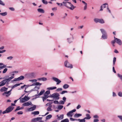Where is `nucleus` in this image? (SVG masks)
Wrapping results in <instances>:
<instances>
[{
    "instance_id": "obj_1",
    "label": "nucleus",
    "mask_w": 122,
    "mask_h": 122,
    "mask_svg": "<svg viewBox=\"0 0 122 122\" xmlns=\"http://www.w3.org/2000/svg\"><path fill=\"white\" fill-rule=\"evenodd\" d=\"M65 6L69 8L70 9L72 10L74 8V6L70 3L68 2L63 1V4Z\"/></svg>"
},
{
    "instance_id": "obj_2",
    "label": "nucleus",
    "mask_w": 122,
    "mask_h": 122,
    "mask_svg": "<svg viewBox=\"0 0 122 122\" xmlns=\"http://www.w3.org/2000/svg\"><path fill=\"white\" fill-rule=\"evenodd\" d=\"M102 35V38L103 39H106L107 38V35L106 31L104 29H101L100 30Z\"/></svg>"
},
{
    "instance_id": "obj_3",
    "label": "nucleus",
    "mask_w": 122,
    "mask_h": 122,
    "mask_svg": "<svg viewBox=\"0 0 122 122\" xmlns=\"http://www.w3.org/2000/svg\"><path fill=\"white\" fill-rule=\"evenodd\" d=\"M14 107L10 106L7 107L6 110L2 112L3 114L8 113L11 112L14 108Z\"/></svg>"
},
{
    "instance_id": "obj_4",
    "label": "nucleus",
    "mask_w": 122,
    "mask_h": 122,
    "mask_svg": "<svg viewBox=\"0 0 122 122\" xmlns=\"http://www.w3.org/2000/svg\"><path fill=\"white\" fill-rule=\"evenodd\" d=\"M22 97H20L18 99L20 100V103H23L28 101L29 99V97L26 96H25L24 98H21Z\"/></svg>"
},
{
    "instance_id": "obj_5",
    "label": "nucleus",
    "mask_w": 122,
    "mask_h": 122,
    "mask_svg": "<svg viewBox=\"0 0 122 122\" xmlns=\"http://www.w3.org/2000/svg\"><path fill=\"white\" fill-rule=\"evenodd\" d=\"M59 96V94L56 92L51 95V97L54 98L56 100H58L60 98Z\"/></svg>"
},
{
    "instance_id": "obj_6",
    "label": "nucleus",
    "mask_w": 122,
    "mask_h": 122,
    "mask_svg": "<svg viewBox=\"0 0 122 122\" xmlns=\"http://www.w3.org/2000/svg\"><path fill=\"white\" fill-rule=\"evenodd\" d=\"M74 39L73 35L70 34L69 37L67 38V42L69 43L70 44L73 42V40Z\"/></svg>"
},
{
    "instance_id": "obj_7",
    "label": "nucleus",
    "mask_w": 122,
    "mask_h": 122,
    "mask_svg": "<svg viewBox=\"0 0 122 122\" xmlns=\"http://www.w3.org/2000/svg\"><path fill=\"white\" fill-rule=\"evenodd\" d=\"M64 65L65 67L71 69L73 68L72 65L70 64L67 60L65 62Z\"/></svg>"
},
{
    "instance_id": "obj_8",
    "label": "nucleus",
    "mask_w": 122,
    "mask_h": 122,
    "mask_svg": "<svg viewBox=\"0 0 122 122\" xmlns=\"http://www.w3.org/2000/svg\"><path fill=\"white\" fill-rule=\"evenodd\" d=\"M94 21L96 23L99 22L101 24H104L105 23L104 20L102 19L95 18L94 19Z\"/></svg>"
},
{
    "instance_id": "obj_9",
    "label": "nucleus",
    "mask_w": 122,
    "mask_h": 122,
    "mask_svg": "<svg viewBox=\"0 0 122 122\" xmlns=\"http://www.w3.org/2000/svg\"><path fill=\"white\" fill-rule=\"evenodd\" d=\"M76 111V110L75 109H74L68 112L67 114V116L69 117H72L73 115V113L75 112Z\"/></svg>"
},
{
    "instance_id": "obj_10",
    "label": "nucleus",
    "mask_w": 122,
    "mask_h": 122,
    "mask_svg": "<svg viewBox=\"0 0 122 122\" xmlns=\"http://www.w3.org/2000/svg\"><path fill=\"white\" fill-rule=\"evenodd\" d=\"M53 80L55 81L56 82V85H58L61 82V81L58 78L55 77L52 78Z\"/></svg>"
},
{
    "instance_id": "obj_11",
    "label": "nucleus",
    "mask_w": 122,
    "mask_h": 122,
    "mask_svg": "<svg viewBox=\"0 0 122 122\" xmlns=\"http://www.w3.org/2000/svg\"><path fill=\"white\" fill-rule=\"evenodd\" d=\"M39 88L38 87H37L36 86L34 88V89H32L30 91H25V92L26 93L27 92H29V93H30L34 91V90H36L37 91V93H38L39 92V91L37 90L39 89Z\"/></svg>"
},
{
    "instance_id": "obj_12",
    "label": "nucleus",
    "mask_w": 122,
    "mask_h": 122,
    "mask_svg": "<svg viewBox=\"0 0 122 122\" xmlns=\"http://www.w3.org/2000/svg\"><path fill=\"white\" fill-rule=\"evenodd\" d=\"M42 117H38L36 118L33 119L31 120V122H36L40 120H41L42 118Z\"/></svg>"
},
{
    "instance_id": "obj_13",
    "label": "nucleus",
    "mask_w": 122,
    "mask_h": 122,
    "mask_svg": "<svg viewBox=\"0 0 122 122\" xmlns=\"http://www.w3.org/2000/svg\"><path fill=\"white\" fill-rule=\"evenodd\" d=\"M25 77L23 76H21L19 77L16 78H15L13 80V81H20L23 80Z\"/></svg>"
},
{
    "instance_id": "obj_14",
    "label": "nucleus",
    "mask_w": 122,
    "mask_h": 122,
    "mask_svg": "<svg viewBox=\"0 0 122 122\" xmlns=\"http://www.w3.org/2000/svg\"><path fill=\"white\" fill-rule=\"evenodd\" d=\"M32 104L31 102H24L22 105L24 106H28Z\"/></svg>"
},
{
    "instance_id": "obj_15",
    "label": "nucleus",
    "mask_w": 122,
    "mask_h": 122,
    "mask_svg": "<svg viewBox=\"0 0 122 122\" xmlns=\"http://www.w3.org/2000/svg\"><path fill=\"white\" fill-rule=\"evenodd\" d=\"M12 90V89H11L8 92H5L4 93H3L2 94V95H4L5 94H6V97H8L11 94V92Z\"/></svg>"
},
{
    "instance_id": "obj_16",
    "label": "nucleus",
    "mask_w": 122,
    "mask_h": 122,
    "mask_svg": "<svg viewBox=\"0 0 122 122\" xmlns=\"http://www.w3.org/2000/svg\"><path fill=\"white\" fill-rule=\"evenodd\" d=\"M36 106L35 105L27 109V111H32L35 110L36 109Z\"/></svg>"
},
{
    "instance_id": "obj_17",
    "label": "nucleus",
    "mask_w": 122,
    "mask_h": 122,
    "mask_svg": "<svg viewBox=\"0 0 122 122\" xmlns=\"http://www.w3.org/2000/svg\"><path fill=\"white\" fill-rule=\"evenodd\" d=\"M116 42L119 45H122V42L119 39H116Z\"/></svg>"
},
{
    "instance_id": "obj_18",
    "label": "nucleus",
    "mask_w": 122,
    "mask_h": 122,
    "mask_svg": "<svg viewBox=\"0 0 122 122\" xmlns=\"http://www.w3.org/2000/svg\"><path fill=\"white\" fill-rule=\"evenodd\" d=\"M36 76V73L35 72H32L30 73L29 75V76L31 78L35 77Z\"/></svg>"
},
{
    "instance_id": "obj_19",
    "label": "nucleus",
    "mask_w": 122,
    "mask_h": 122,
    "mask_svg": "<svg viewBox=\"0 0 122 122\" xmlns=\"http://www.w3.org/2000/svg\"><path fill=\"white\" fill-rule=\"evenodd\" d=\"M56 117L58 118V119L59 120L62 119L64 117V115L63 114H62L59 115H57L56 116Z\"/></svg>"
},
{
    "instance_id": "obj_20",
    "label": "nucleus",
    "mask_w": 122,
    "mask_h": 122,
    "mask_svg": "<svg viewBox=\"0 0 122 122\" xmlns=\"http://www.w3.org/2000/svg\"><path fill=\"white\" fill-rule=\"evenodd\" d=\"M13 77H10L8 78L4 79V80L6 83H8L11 80L13 79Z\"/></svg>"
},
{
    "instance_id": "obj_21",
    "label": "nucleus",
    "mask_w": 122,
    "mask_h": 122,
    "mask_svg": "<svg viewBox=\"0 0 122 122\" xmlns=\"http://www.w3.org/2000/svg\"><path fill=\"white\" fill-rule=\"evenodd\" d=\"M45 92V91L44 90H41L40 93H39L38 95H36L35 96L36 97L42 95Z\"/></svg>"
},
{
    "instance_id": "obj_22",
    "label": "nucleus",
    "mask_w": 122,
    "mask_h": 122,
    "mask_svg": "<svg viewBox=\"0 0 122 122\" xmlns=\"http://www.w3.org/2000/svg\"><path fill=\"white\" fill-rule=\"evenodd\" d=\"M6 83L4 80L0 82V86H1L4 85Z\"/></svg>"
},
{
    "instance_id": "obj_23",
    "label": "nucleus",
    "mask_w": 122,
    "mask_h": 122,
    "mask_svg": "<svg viewBox=\"0 0 122 122\" xmlns=\"http://www.w3.org/2000/svg\"><path fill=\"white\" fill-rule=\"evenodd\" d=\"M7 88H6L5 87H4L1 88L0 89V91L1 92L6 91H7Z\"/></svg>"
},
{
    "instance_id": "obj_24",
    "label": "nucleus",
    "mask_w": 122,
    "mask_h": 122,
    "mask_svg": "<svg viewBox=\"0 0 122 122\" xmlns=\"http://www.w3.org/2000/svg\"><path fill=\"white\" fill-rule=\"evenodd\" d=\"M37 80L38 81H46L47 80V79L45 77H42L38 78L37 79Z\"/></svg>"
},
{
    "instance_id": "obj_25",
    "label": "nucleus",
    "mask_w": 122,
    "mask_h": 122,
    "mask_svg": "<svg viewBox=\"0 0 122 122\" xmlns=\"http://www.w3.org/2000/svg\"><path fill=\"white\" fill-rule=\"evenodd\" d=\"M86 117H84L86 119L89 120L91 118L90 115L88 114H86Z\"/></svg>"
},
{
    "instance_id": "obj_26",
    "label": "nucleus",
    "mask_w": 122,
    "mask_h": 122,
    "mask_svg": "<svg viewBox=\"0 0 122 122\" xmlns=\"http://www.w3.org/2000/svg\"><path fill=\"white\" fill-rule=\"evenodd\" d=\"M37 10L38 11L39 13H43L45 12L44 10L42 9L39 8L37 9Z\"/></svg>"
},
{
    "instance_id": "obj_27",
    "label": "nucleus",
    "mask_w": 122,
    "mask_h": 122,
    "mask_svg": "<svg viewBox=\"0 0 122 122\" xmlns=\"http://www.w3.org/2000/svg\"><path fill=\"white\" fill-rule=\"evenodd\" d=\"M57 88L56 87V86H52L50 87H48L47 88V90H52L56 89Z\"/></svg>"
},
{
    "instance_id": "obj_28",
    "label": "nucleus",
    "mask_w": 122,
    "mask_h": 122,
    "mask_svg": "<svg viewBox=\"0 0 122 122\" xmlns=\"http://www.w3.org/2000/svg\"><path fill=\"white\" fill-rule=\"evenodd\" d=\"M48 97V96L47 95L44 94V96L42 97L43 102H44Z\"/></svg>"
},
{
    "instance_id": "obj_29",
    "label": "nucleus",
    "mask_w": 122,
    "mask_h": 122,
    "mask_svg": "<svg viewBox=\"0 0 122 122\" xmlns=\"http://www.w3.org/2000/svg\"><path fill=\"white\" fill-rule=\"evenodd\" d=\"M42 85V83H40L39 82H36L35 83L31 85V86H37V85H39L40 86L41 85Z\"/></svg>"
},
{
    "instance_id": "obj_30",
    "label": "nucleus",
    "mask_w": 122,
    "mask_h": 122,
    "mask_svg": "<svg viewBox=\"0 0 122 122\" xmlns=\"http://www.w3.org/2000/svg\"><path fill=\"white\" fill-rule=\"evenodd\" d=\"M108 5L107 3H105L104 4H103L101 7V8H105L106 7H108Z\"/></svg>"
},
{
    "instance_id": "obj_31",
    "label": "nucleus",
    "mask_w": 122,
    "mask_h": 122,
    "mask_svg": "<svg viewBox=\"0 0 122 122\" xmlns=\"http://www.w3.org/2000/svg\"><path fill=\"white\" fill-rule=\"evenodd\" d=\"M69 85L67 84H64L63 86V87L64 89H66L69 87Z\"/></svg>"
},
{
    "instance_id": "obj_32",
    "label": "nucleus",
    "mask_w": 122,
    "mask_h": 122,
    "mask_svg": "<svg viewBox=\"0 0 122 122\" xmlns=\"http://www.w3.org/2000/svg\"><path fill=\"white\" fill-rule=\"evenodd\" d=\"M81 116L82 114H81L76 113L74 115V117H80Z\"/></svg>"
},
{
    "instance_id": "obj_33",
    "label": "nucleus",
    "mask_w": 122,
    "mask_h": 122,
    "mask_svg": "<svg viewBox=\"0 0 122 122\" xmlns=\"http://www.w3.org/2000/svg\"><path fill=\"white\" fill-rule=\"evenodd\" d=\"M39 112L38 111H35L32 112L31 114L34 115H38L39 114Z\"/></svg>"
},
{
    "instance_id": "obj_34",
    "label": "nucleus",
    "mask_w": 122,
    "mask_h": 122,
    "mask_svg": "<svg viewBox=\"0 0 122 122\" xmlns=\"http://www.w3.org/2000/svg\"><path fill=\"white\" fill-rule=\"evenodd\" d=\"M85 119L84 118L83 119H78V121L79 122H86Z\"/></svg>"
},
{
    "instance_id": "obj_35",
    "label": "nucleus",
    "mask_w": 122,
    "mask_h": 122,
    "mask_svg": "<svg viewBox=\"0 0 122 122\" xmlns=\"http://www.w3.org/2000/svg\"><path fill=\"white\" fill-rule=\"evenodd\" d=\"M63 106L62 105H58L57 107V108L59 110H61L63 108Z\"/></svg>"
},
{
    "instance_id": "obj_36",
    "label": "nucleus",
    "mask_w": 122,
    "mask_h": 122,
    "mask_svg": "<svg viewBox=\"0 0 122 122\" xmlns=\"http://www.w3.org/2000/svg\"><path fill=\"white\" fill-rule=\"evenodd\" d=\"M7 14V12H5L3 13H0V15L3 16H5Z\"/></svg>"
},
{
    "instance_id": "obj_37",
    "label": "nucleus",
    "mask_w": 122,
    "mask_h": 122,
    "mask_svg": "<svg viewBox=\"0 0 122 122\" xmlns=\"http://www.w3.org/2000/svg\"><path fill=\"white\" fill-rule=\"evenodd\" d=\"M51 106H50L48 107L47 108V110L48 111H51L52 110L51 109Z\"/></svg>"
},
{
    "instance_id": "obj_38",
    "label": "nucleus",
    "mask_w": 122,
    "mask_h": 122,
    "mask_svg": "<svg viewBox=\"0 0 122 122\" xmlns=\"http://www.w3.org/2000/svg\"><path fill=\"white\" fill-rule=\"evenodd\" d=\"M69 122V120L67 118L61 120V122Z\"/></svg>"
},
{
    "instance_id": "obj_39",
    "label": "nucleus",
    "mask_w": 122,
    "mask_h": 122,
    "mask_svg": "<svg viewBox=\"0 0 122 122\" xmlns=\"http://www.w3.org/2000/svg\"><path fill=\"white\" fill-rule=\"evenodd\" d=\"M52 117V116L51 115H49L48 116H47L46 118V120H48V119H50Z\"/></svg>"
},
{
    "instance_id": "obj_40",
    "label": "nucleus",
    "mask_w": 122,
    "mask_h": 122,
    "mask_svg": "<svg viewBox=\"0 0 122 122\" xmlns=\"http://www.w3.org/2000/svg\"><path fill=\"white\" fill-rule=\"evenodd\" d=\"M19 86V84H16L15 85H14L13 86L11 87V89H13L14 88H15V87H16L18 86Z\"/></svg>"
},
{
    "instance_id": "obj_41",
    "label": "nucleus",
    "mask_w": 122,
    "mask_h": 122,
    "mask_svg": "<svg viewBox=\"0 0 122 122\" xmlns=\"http://www.w3.org/2000/svg\"><path fill=\"white\" fill-rule=\"evenodd\" d=\"M117 117L120 121L122 122V115H118L117 116Z\"/></svg>"
},
{
    "instance_id": "obj_42",
    "label": "nucleus",
    "mask_w": 122,
    "mask_h": 122,
    "mask_svg": "<svg viewBox=\"0 0 122 122\" xmlns=\"http://www.w3.org/2000/svg\"><path fill=\"white\" fill-rule=\"evenodd\" d=\"M42 2L45 4L46 5L48 3L47 1L46 0H41Z\"/></svg>"
},
{
    "instance_id": "obj_43",
    "label": "nucleus",
    "mask_w": 122,
    "mask_h": 122,
    "mask_svg": "<svg viewBox=\"0 0 122 122\" xmlns=\"http://www.w3.org/2000/svg\"><path fill=\"white\" fill-rule=\"evenodd\" d=\"M37 80L35 79L30 80L29 81H30L32 83L35 82H37Z\"/></svg>"
},
{
    "instance_id": "obj_44",
    "label": "nucleus",
    "mask_w": 122,
    "mask_h": 122,
    "mask_svg": "<svg viewBox=\"0 0 122 122\" xmlns=\"http://www.w3.org/2000/svg\"><path fill=\"white\" fill-rule=\"evenodd\" d=\"M3 66H0V70L6 67V65H3Z\"/></svg>"
},
{
    "instance_id": "obj_45",
    "label": "nucleus",
    "mask_w": 122,
    "mask_h": 122,
    "mask_svg": "<svg viewBox=\"0 0 122 122\" xmlns=\"http://www.w3.org/2000/svg\"><path fill=\"white\" fill-rule=\"evenodd\" d=\"M119 78L122 80V75H121L119 73H118L117 74Z\"/></svg>"
},
{
    "instance_id": "obj_46",
    "label": "nucleus",
    "mask_w": 122,
    "mask_h": 122,
    "mask_svg": "<svg viewBox=\"0 0 122 122\" xmlns=\"http://www.w3.org/2000/svg\"><path fill=\"white\" fill-rule=\"evenodd\" d=\"M8 69L7 68H5L2 71L3 73L4 74L7 71Z\"/></svg>"
},
{
    "instance_id": "obj_47",
    "label": "nucleus",
    "mask_w": 122,
    "mask_h": 122,
    "mask_svg": "<svg viewBox=\"0 0 122 122\" xmlns=\"http://www.w3.org/2000/svg\"><path fill=\"white\" fill-rule=\"evenodd\" d=\"M115 42H116V41L115 40H113L111 42V43L112 44V46H115L114 44L115 43Z\"/></svg>"
},
{
    "instance_id": "obj_48",
    "label": "nucleus",
    "mask_w": 122,
    "mask_h": 122,
    "mask_svg": "<svg viewBox=\"0 0 122 122\" xmlns=\"http://www.w3.org/2000/svg\"><path fill=\"white\" fill-rule=\"evenodd\" d=\"M116 58L115 57H114L113 58V65H114L115 62L116 61Z\"/></svg>"
},
{
    "instance_id": "obj_49",
    "label": "nucleus",
    "mask_w": 122,
    "mask_h": 122,
    "mask_svg": "<svg viewBox=\"0 0 122 122\" xmlns=\"http://www.w3.org/2000/svg\"><path fill=\"white\" fill-rule=\"evenodd\" d=\"M50 91L49 90H48L46 91V92H45V93L44 94H46V95H48L50 94Z\"/></svg>"
},
{
    "instance_id": "obj_50",
    "label": "nucleus",
    "mask_w": 122,
    "mask_h": 122,
    "mask_svg": "<svg viewBox=\"0 0 122 122\" xmlns=\"http://www.w3.org/2000/svg\"><path fill=\"white\" fill-rule=\"evenodd\" d=\"M64 101H60L59 102V103L61 104H64L65 103Z\"/></svg>"
},
{
    "instance_id": "obj_51",
    "label": "nucleus",
    "mask_w": 122,
    "mask_h": 122,
    "mask_svg": "<svg viewBox=\"0 0 122 122\" xmlns=\"http://www.w3.org/2000/svg\"><path fill=\"white\" fill-rule=\"evenodd\" d=\"M0 5L4 6L5 5V4L1 0H0Z\"/></svg>"
},
{
    "instance_id": "obj_52",
    "label": "nucleus",
    "mask_w": 122,
    "mask_h": 122,
    "mask_svg": "<svg viewBox=\"0 0 122 122\" xmlns=\"http://www.w3.org/2000/svg\"><path fill=\"white\" fill-rule=\"evenodd\" d=\"M13 58V57L12 56H10L8 57L7 58V59L8 60H11Z\"/></svg>"
},
{
    "instance_id": "obj_53",
    "label": "nucleus",
    "mask_w": 122,
    "mask_h": 122,
    "mask_svg": "<svg viewBox=\"0 0 122 122\" xmlns=\"http://www.w3.org/2000/svg\"><path fill=\"white\" fill-rule=\"evenodd\" d=\"M9 10H11V11H14L15 10V9L13 7H9Z\"/></svg>"
},
{
    "instance_id": "obj_54",
    "label": "nucleus",
    "mask_w": 122,
    "mask_h": 122,
    "mask_svg": "<svg viewBox=\"0 0 122 122\" xmlns=\"http://www.w3.org/2000/svg\"><path fill=\"white\" fill-rule=\"evenodd\" d=\"M62 90V89L61 88H57L56 90V91L58 92L60 91H61Z\"/></svg>"
},
{
    "instance_id": "obj_55",
    "label": "nucleus",
    "mask_w": 122,
    "mask_h": 122,
    "mask_svg": "<svg viewBox=\"0 0 122 122\" xmlns=\"http://www.w3.org/2000/svg\"><path fill=\"white\" fill-rule=\"evenodd\" d=\"M68 92L67 91H63L61 93V94H64L65 93H67Z\"/></svg>"
},
{
    "instance_id": "obj_56",
    "label": "nucleus",
    "mask_w": 122,
    "mask_h": 122,
    "mask_svg": "<svg viewBox=\"0 0 122 122\" xmlns=\"http://www.w3.org/2000/svg\"><path fill=\"white\" fill-rule=\"evenodd\" d=\"M93 118L95 119H98L99 118L98 116L97 115H95L93 116Z\"/></svg>"
},
{
    "instance_id": "obj_57",
    "label": "nucleus",
    "mask_w": 122,
    "mask_h": 122,
    "mask_svg": "<svg viewBox=\"0 0 122 122\" xmlns=\"http://www.w3.org/2000/svg\"><path fill=\"white\" fill-rule=\"evenodd\" d=\"M118 95L120 97H122V93L121 92H119L118 94Z\"/></svg>"
},
{
    "instance_id": "obj_58",
    "label": "nucleus",
    "mask_w": 122,
    "mask_h": 122,
    "mask_svg": "<svg viewBox=\"0 0 122 122\" xmlns=\"http://www.w3.org/2000/svg\"><path fill=\"white\" fill-rule=\"evenodd\" d=\"M54 103L55 104H58L59 102L58 101H54Z\"/></svg>"
},
{
    "instance_id": "obj_59",
    "label": "nucleus",
    "mask_w": 122,
    "mask_h": 122,
    "mask_svg": "<svg viewBox=\"0 0 122 122\" xmlns=\"http://www.w3.org/2000/svg\"><path fill=\"white\" fill-rule=\"evenodd\" d=\"M56 3L58 5L60 6H61L63 5V3Z\"/></svg>"
},
{
    "instance_id": "obj_60",
    "label": "nucleus",
    "mask_w": 122,
    "mask_h": 122,
    "mask_svg": "<svg viewBox=\"0 0 122 122\" xmlns=\"http://www.w3.org/2000/svg\"><path fill=\"white\" fill-rule=\"evenodd\" d=\"M99 121V120L97 119H95L94 120L93 122H98Z\"/></svg>"
},
{
    "instance_id": "obj_61",
    "label": "nucleus",
    "mask_w": 122,
    "mask_h": 122,
    "mask_svg": "<svg viewBox=\"0 0 122 122\" xmlns=\"http://www.w3.org/2000/svg\"><path fill=\"white\" fill-rule=\"evenodd\" d=\"M20 107L19 106H18L16 107V108L15 111H16L17 110H20Z\"/></svg>"
},
{
    "instance_id": "obj_62",
    "label": "nucleus",
    "mask_w": 122,
    "mask_h": 122,
    "mask_svg": "<svg viewBox=\"0 0 122 122\" xmlns=\"http://www.w3.org/2000/svg\"><path fill=\"white\" fill-rule=\"evenodd\" d=\"M23 112L21 111L18 112H17V114H23Z\"/></svg>"
},
{
    "instance_id": "obj_63",
    "label": "nucleus",
    "mask_w": 122,
    "mask_h": 122,
    "mask_svg": "<svg viewBox=\"0 0 122 122\" xmlns=\"http://www.w3.org/2000/svg\"><path fill=\"white\" fill-rule=\"evenodd\" d=\"M117 96L116 93L114 92H113L112 93V96L113 97H115L116 96Z\"/></svg>"
},
{
    "instance_id": "obj_64",
    "label": "nucleus",
    "mask_w": 122,
    "mask_h": 122,
    "mask_svg": "<svg viewBox=\"0 0 122 122\" xmlns=\"http://www.w3.org/2000/svg\"><path fill=\"white\" fill-rule=\"evenodd\" d=\"M81 107V106L79 105H78L76 107V109H79Z\"/></svg>"
}]
</instances>
